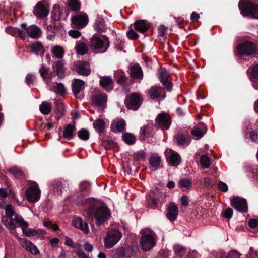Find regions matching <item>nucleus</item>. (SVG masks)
<instances>
[{"label": "nucleus", "instance_id": "nucleus-1", "mask_svg": "<svg viewBox=\"0 0 258 258\" xmlns=\"http://www.w3.org/2000/svg\"><path fill=\"white\" fill-rule=\"evenodd\" d=\"M238 7L243 16L258 19V3L249 0H240Z\"/></svg>", "mask_w": 258, "mask_h": 258}, {"label": "nucleus", "instance_id": "nucleus-2", "mask_svg": "<svg viewBox=\"0 0 258 258\" xmlns=\"http://www.w3.org/2000/svg\"><path fill=\"white\" fill-rule=\"evenodd\" d=\"M4 208L5 210V215L2 217V221L8 228L13 230L16 227L12 218L15 215V208L11 204L6 205Z\"/></svg>", "mask_w": 258, "mask_h": 258}, {"label": "nucleus", "instance_id": "nucleus-3", "mask_svg": "<svg viewBox=\"0 0 258 258\" xmlns=\"http://www.w3.org/2000/svg\"><path fill=\"white\" fill-rule=\"evenodd\" d=\"M236 49L238 55L250 56L254 54L256 50V46L252 42L246 41L239 44L237 46Z\"/></svg>", "mask_w": 258, "mask_h": 258}, {"label": "nucleus", "instance_id": "nucleus-4", "mask_svg": "<svg viewBox=\"0 0 258 258\" xmlns=\"http://www.w3.org/2000/svg\"><path fill=\"white\" fill-rule=\"evenodd\" d=\"M142 96L139 93H133L126 97L124 103L129 109L137 110L141 104Z\"/></svg>", "mask_w": 258, "mask_h": 258}, {"label": "nucleus", "instance_id": "nucleus-5", "mask_svg": "<svg viewBox=\"0 0 258 258\" xmlns=\"http://www.w3.org/2000/svg\"><path fill=\"white\" fill-rule=\"evenodd\" d=\"M121 237V233L117 230L113 229L108 231L104 239L105 247L111 248L115 245Z\"/></svg>", "mask_w": 258, "mask_h": 258}, {"label": "nucleus", "instance_id": "nucleus-6", "mask_svg": "<svg viewBox=\"0 0 258 258\" xmlns=\"http://www.w3.org/2000/svg\"><path fill=\"white\" fill-rule=\"evenodd\" d=\"M138 249V247L134 244L119 247L115 250V255L117 258H130Z\"/></svg>", "mask_w": 258, "mask_h": 258}, {"label": "nucleus", "instance_id": "nucleus-7", "mask_svg": "<svg viewBox=\"0 0 258 258\" xmlns=\"http://www.w3.org/2000/svg\"><path fill=\"white\" fill-rule=\"evenodd\" d=\"M109 217L108 209L105 207H99L96 209L94 217L96 220V224L100 226Z\"/></svg>", "mask_w": 258, "mask_h": 258}, {"label": "nucleus", "instance_id": "nucleus-8", "mask_svg": "<svg viewBox=\"0 0 258 258\" xmlns=\"http://www.w3.org/2000/svg\"><path fill=\"white\" fill-rule=\"evenodd\" d=\"M155 123L162 128L168 129L171 123V117L168 113L162 112L157 116Z\"/></svg>", "mask_w": 258, "mask_h": 258}, {"label": "nucleus", "instance_id": "nucleus-9", "mask_svg": "<svg viewBox=\"0 0 258 258\" xmlns=\"http://www.w3.org/2000/svg\"><path fill=\"white\" fill-rule=\"evenodd\" d=\"M74 70L80 75L88 76L91 73L89 64L87 62L78 61L74 64Z\"/></svg>", "mask_w": 258, "mask_h": 258}, {"label": "nucleus", "instance_id": "nucleus-10", "mask_svg": "<svg viewBox=\"0 0 258 258\" xmlns=\"http://www.w3.org/2000/svg\"><path fill=\"white\" fill-rule=\"evenodd\" d=\"M231 205L235 209L241 212L248 211L247 203L245 199L239 197H234L231 200Z\"/></svg>", "mask_w": 258, "mask_h": 258}, {"label": "nucleus", "instance_id": "nucleus-11", "mask_svg": "<svg viewBox=\"0 0 258 258\" xmlns=\"http://www.w3.org/2000/svg\"><path fill=\"white\" fill-rule=\"evenodd\" d=\"M27 199L31 202L37 201L40 197V190L37 186L28 188L25 192Z\"/></svg>", "mask_w": 258, "mask_h": 258}, {"label": "nucleus", "instance_id": "nucleus-12", "mask_svg": "<svg viewBox=\"0 0 258 258\" xmlns=\"http://www.w3.org/2000/svg\"><path fill=\"white\" fill-rule=\"evenodd\" d=\"M71 21L76 28L81 29L88 23V16L86 14L76 15L72 18Z\"/></svg>", "mask_w": 258, "mask_h": 258}, {"label": "nucleus", "instance_id": "nucleus-13", "mask_svg": "<svg viewBox=\"0 0 258 258\" xmlns=\"http://www.w3.org/2000/svg\"><path fill=\"white\" fill-rule=\"evenodd\" d=\"M140 243L143 251L150 250L155 244L153 237L149 235L142 236L140 239Z\"/></svg>", "mask_w": 258, "mask_h": 258}, {"label": "nucleus", "instance_id": "nucleus-14", "mask_svg": "<svg viewBox=\"0 0 258 258\" xmlns=\"http://www.w3.org/2000/svg\"><path fill=\"white\" fill-rule=\"evenodd\" d=\"M169 77L170 74L166 70H162L159 75L160 82L168 91H170L173 86L172 82L169 80Z\"/></svg>", "mask_w": 258, "mask_h": 258}, {"label": "nucleus", "instance_id": "nucleus-15", "mask_svg": "<svg viewBox=\"0 0 258 258\" xmlns=\"http://www.w3.org/2000/svg\"><path fill=\"white\" fill-rule=\"evenodd\" d=\"M48 9L47 8L42 2L37 3L33 10L34 14L38 18L46 17L48 15Z\"/></svg>", "mask_w": 258, "mask_h": 258}, {"label": "nucleus", "instance_id": "nucleus-16", "mask_svg": "<svg viewBox=\"0 0 258 258\" xmlns=\"http://www.w3.org/2000/svg\"><path fill=\"white\" fill-rule=\"evenodd\" d=\"M178 212V208L175 203L173 202L169 203L166 215L170 221H173L176 219Z\"/></svg>", "mask_w": 258, "mask_h": 258}, {"label": "nucleus", "instance_id": "nucleus-17", "mask_svg": "<svg viewBox=\"0 0 258 258\" xmlns=\"http://www.w3.org/2000/svg\"><path fill=\"white\" fill-rule=\"evenodd\" d=\"M149 27V23L145 20H137L133 24V28L134 30L142 33L146 32Z\"/></svg>", "mask_w": 258, "mask_h": 258}, {"label": "nucleus", "instance_id": "nucleus-18", "mask_svg": "<svg viewBox=\"0 0 258 258\" xmlns=\"http://www.w3.org/2000/svg\"><path fill=\"white\" fill-rule=\"evenodd\" d=\"M54 72L56 73L58 77L60 79L64 78L66 76V69L64 68L63 60H59L56 62L55 65L53 66Z\"/></svg>", "mask_w": 258, "mask_h": 258}, {"label": "nucleus", "instance_id": "nucleus-19", "mask_svg": "<svg viewBox=\"0 0 258 258\" xmlns=\"http://www.w3.org/2000/svg\"><path fill=\"white\" fill-rule=\"evenodd\" d=\"M206 130V126L203 123L201 122L195 126V128L192 130L191 133L197 139H199L205 134Z\"/></svg>", "mask_w": 258, "mask_h": 258}, {"label": "nucleus", "instance_id": "nucleus-20", "mask_svg": "<svg viewBox=\"0 0 258 258\" xmlns=\"http://www.w3.org/2000/svg\"><path fill=\"white\" fill-rule=\"evenodd\" d=\"M90 48L94 50L102 49L105 46L104 41L99 37L97 36L93 37L90 39Z\"/></svg>", "mask_w": 258, "mask_h": 258}, {"label": "nucleus", "instance_id": "nucleus-21", "mask_svg": "<svg viewBox=\"0 0 258 258\" xmlns=\"http://www.w3.org/2000/svg\"><path fill=\"white\" fill-rule=\"evenodd\" d=\"M73 225L77 228H79L87 234L88 232V228L87 224L84 222L81 218H76L73 220Z\"/></svg>", "mask_w": 258, "mask_h": 258}, {"label": "nucleus", "instance_id": "nucleus-22", "mask_svg": "<svg viewBox=\"0 0 258 258\" xmlns=\"http://www.w3.org/2000/svg\"><path fill=\"white\" fill-rule=\"evenodd\" d=\"M130 75L134 79H142L143 76V71L139 64L134 65L131 67Z\"/></svg>", "mask_w": 258, "mask_h": 258}, {"label": "nucleus", "instance_id": "nucleus-23", "mask_svg": "<svg viewBox=\"0 0 258 258\" xmlns=\"http://www.w3.org/2000/svg\"><path fill=\"white\" fill-rule=\"evenodd\" d=\"M85 82L79 79H75L72 84V90L74 94L77 96L81 90L82 87L84 85Z\"/></svg>", "mask_w": 258, "mask_h": 258}, {"label": "nucleus", "instance_id": "nucleus-24", "mask_svg": "<svg viewBox=\"0 0 258 258\" xmlns=\"http://www.w3.org/2000/svg\"><path fill=\"white\" fill-rule=\"evenodd\" d=\"M27 34L33 38H37L41 36V32L38 27L33 25L28 27Z\"/></svg>", "mask_w": 258, "mask_h": 258}, {"label": "nucleus", "instance_id": "nucleus-25", "mask_svg": "<svg viewBox=\"0 0 258 258\" xmlns=\"http://www.w3.org/2000/svg\"><path fill=\"white\" fill-rule=\"evenodd\" d=\"M107 100V95L103 94L96 95L92 98L93 102L97 106H102L105 105Z\"/></svg>", "mask_w": 258, "mask_h": 258}, {"label": "nucleus", "instance_id": "nucleus-26", "mask_svg": "<svg viewBox=\"0 0 258 258\" xmlns=\"http://www.w3.org/2000/svg\"><path fill=\"white\" fill-rule=\"evenodd\" d=\"M164 91V89L161 87L155 86L152 87L149 90L150 97L151 99H155L160 96Z\"/></svg>", "mask_w": 258, "mask_h": 258}, {"label": "nucleus", "instance_id": "nucleus-27", "mask_svg": "<svg viewBox=\"0 0 258 258\" xmlns=\"http://www.w3.org/2000/svg\"><path fill=\"white\" fill-rule=\"evenodd\" d=\"M5 31L7 33L11 34L12 36L18 35L23 39H25L26 36L24 32H23L21 30H18L12 27H7Z\"/></svg>", "mask_w": 258, "mask_h": 258}, {"label": "nucleus", "instance_id": "nucleus-28", "mask_svg": "<svg viewBox=\"0 0 258 258\" xmlns=\"http://www.w3.org/2000/svg\"><path fill=\"white\" fill-rule=\"evenodd\" d=\"M32 52L37 55L43 54L44 53V47L40 42L33 43L31 46Z\"/></svg>", "mask_w": 258, "mask_h": 258}, {"label": "nucleus", "instance_id": "nucleus-29", "mask_svg": "<svg viewBox=\"0 0 258 258\" xmlns=\"http://www.w3.org/2000/svg\"><path fill=\"white\" fill-rule=\"evenodd\" d=\"M75 130V126L71 124H67L64 126V131L63 135L64 138L72 139L73 137V134Z\"/></svg>", "mask_w": 258, "mask_h": 258}, {"label": "nucleus", "instance_id": "nucleus-30", "mask_svg": "<svg viewBox=\"0 0 258 258\" xmlns=\"http://www.w3.org/2000/svg\"><path fill=\"white\" fill-rule=\"evenodd\" d=\"M93 125L99 133H102L105 131V123L103 119H97L93 122Z\"/></svg>", "mask_w": 258, "mask_h": 258}, {"label": "nucleus", "instance_id": "nucleus-31", "mask_svg": "<svg viewBox=\"0 0 258 258\" xmlns=\"http://www.w3.org/2000/svg\"><path fill=\"white\" fill-rule=\"evenodd\" d=\"M161 161L160 157L157 154H152L149 159V163L151 166L156 168H157L159 166Z\"/></svg>", "mask_w": 258, "mask_h": 258}, {"label": "nucleus", "instance_id": "nucleus-32", "mask_svg": "<svg viewBox=\"0 0 258 258\" xmlns=\"http://www.w3.org/2000/svg\"><path fill=\"white\" fill-rule=\"evenodd\" d=\"M248 75L250 80L252 81L258 80V64L249 68L248 71Z\"/></svg>", "mask_w": 258, "mask_h": 258}, {"label": "nucleus", "instance_id": "nucleus-33", "mask_svg": "<svg viewBox=\"0 0 258 258\" xmlns=\"http://www.w3.org/2000/svg\"><path fill=\"white\" fill-rule=\"evenodd\" d=\"M52 52L55 57L61 59L63 57L64 50L61 46L56 45L52 48Z\"/></svg>", "mask_w": 258, "mask_h": 258}, {"label": "nucleus", "instance_id": "nucleus-34", "mask_svg": "<svg viewBox=\"0 0 258 258\" xmlns=\"http://www.w3.org/2000/svg\"><path fill=\"white\" fill-rule=\"evenodd\" d=\"M7 188H1V203H5L4 199L9 195H14L13 191L11 189V185L6 182Z\"/></svg>", "mask_w": 258, "mask_h": 258}, {"label": "nucleus", "instance_id": "nucleus-35", "mask_svg": "<svg viewBox=\"0 0 258 258\" xmlns=\"http://www.w3.org/2000/svg\"><path fill=\"white\" fill-rule=\"evenodd\" d=\"M14 219L16 223L22 228L23 232L24 233L28 226V223L24 221L22 217L19 216L18 215H15Z\"/></svg>", "mask_w": 258, "mask_h": 258}, {"label": "nucleus", "instance_id": "nucleus-36", "mask_svg": "<svg viewBox=\"0 0 258 258\" xmlns=\"http://www.w3.org/2000/svg\"><path fill=\"white\" fill-rule=\"evenodd\" d=\"M56 108H55V113L57 114L56 118L59 119L60 117L64 115V104L59 102H56Z\"/></svg>", "mask_w": 258, "mask_h": 258}, {"label": "nucleus", "instance_id": "nucleus-37", "mask_svg": "<svg viewBox=\"0 0 258 258\" xmlns=\"http://www.w3.org/2000/svg\"><path fill=\"white\" fill-rule=\"evenodd\" d=\"M39 108L43 114L47 115L51 112L52 106L50 103L43 102L40 105Z\"/></svg>", "mask_w": 258, "mask_h": 258}, {"label": "nucleus", "instance_id": "nucleus-38", "mask_svg": "<svg viewBox=\"0 0 258 258\" xmlns=\"http://www.w3.org/2000/svg\"><path fill=\"white\" fill-rule=\"evenodd\" d=\"M68 6L71 11H77L81 8V3L79 0H68Z\"/></svg>", "mask_w": 258, "mask_h": 258}, {"label": "nucleus", "instance_id": "nucleus-39", "mask_svg": "<svg viewBox=\"0 0 258 258\" xmlns=\"http://www.w3.org/2000/svg\"><path fill=\"white\" fill-rule=\"evenodd\" d=\"M61 16V12L60 10V7L57 4L53 6V10L52 12L51 17L53 21L59 20Z\"/></svg>", "mask_w": 258, "mask_h": 258}, {"label": "nucleus", "instance_id": "nucleus-40", "mask_svg": "<svg viewBox=\"0 0 258 258\" xmlns=\"http://www.w3.org/2000/svg\"><path fill=\"white\" fill-rule=\"evenodd\" d=\"M9 172L13 174L16 178H24V175L23 171L17 168V167H13L9 169Z\"/></svg>", "mask_w": 258, "mask_h": 258}, {"label": "nucleus", "instance_id": "nucleus-41", "mask_svg": "<svg viewBox=\"0 0 258 258\" xmlns=\"http://www.w3.org/2000/svg\"><path fill=\"white\" fill-rule=\"evenodd\" d=\"M125 126V122L124 119L121 118L118 120L116 123L115 127L116 130L113 128L112 126H111V131L114 132H121L124 131Z\"/></svg>", "mask_w": 258, "mask_h": 258}, {"label": "nucleus", "instance_id": "nucleus-42", "mask_svg": "<svg viewBox=\"0 0 258 258\" xmlns=\"http://www.w3.org/2000/svg\"><path fill=\"white\" fill-rule=\"evenodd\" d=\"M76 50L78 54L84 55L87 52L88 48L84 42H80L76 46Z\"/></svg>", "mask_w": 258, "mask_h": 258}, {"label": "nucleus", "instance_id": "nucleus-43", "mask_svg": "<svg viewBox=\"0 0 258 258\" xmlns=\"http://www.w3.org/2000/svg\"><path fill=\"white\" fill-rule=\"evenodd\" d=\"M63 186L62 183L59 181H54L52 184V190L56 192L58 195H60L62 192Z\"/></svg>", "mask_w": 258, "mask_h": 258}, {"label": "nucleus", "instance_id": "nucleus-44", "mask_svg": "<svg viewBox=\"0 0 258 258\" xmlns=\"http://www.w3.org/2000/svg\"><path fill=\"white\" fill-rule=\"evenodd\" d=\"M122 138L124 141L129 145L133 144L136 141L135 137L132 134L129 133H125Z\"/></svg>", "mask_w": 258, "mask_h": 258}, {"label": "nucleus", "instance_id": "nucleus-45", "mask_svg": "<svg viewBox=\"0 0 258 258\" xmlns=\"http://www.w3.org/2000/svg\"><path fill=\"white\" fill-rule=\"evenodd\" d=\"M169 163L171 165H177L180 163V156L177 153L172 154L169 158Z\"/></svg>", "mask_w": 258, "mask_h": 258}, {"label": "nucleus", "instance_id": "nucleus-46", "mask_svg": "<svg viewBox=\"0 0 258 258\" xmlns=\"http://www.w3.org/2000/svg\"><path fill=\"white\" fill-rule=\"evenodd\" d=\"M100 84L103 87L112 86L113 81L110 77H104L101 79L100 81Z\"/></svg>", "mask_w": 258, "mask_h": 258}, {"label": "nucleus", "instance_id": "nucleus-47", "mask_svg": "<svg viewBox=\"0 0 258 258\" xmlns=\"http://www.w3.org/2000/svg\"><path fill=\"white\" fill-rule=\"evenodd\" d=\"M54 91L62 96L66 93V89L63 84L61 83H56V85L53 87Z\"/></svg>", "mask_w": 258, "mask_h": 258}, {"label": "nucleus", "instance_id": "nucleus-48", "mask_svg": "<svg viewBox=\"0 0 258 258\" xmlns=\"http://www.w3.org/2000/svg\"><path fill=\"white\" fill-rule=\"evenodd\" d=\"M26 249L29 250L32 254L37 255L39 253V251L37 247L32 243L28 242L26 243Z\"/></svg>", "mask_w": 258, "mask_h": 258}, {"label": "nucleus", "instance_id": "nucleus-49", "mask_svg": "<svg viewBox=\"0 0 258 258\" xmlns=\"http://www.w3.org/2000/svg\"><path fill=\"white\" fill-rule=\"evenodd\" d=\"M200 164L203 168H207L210 165L209 158L207 155H202L200 159Z\"/></svg>", "mask_w": 258, "mask_h": 258}, {"label": "nucleus", "instance_id": "nucleus-50", "mask_svg": "<svg viewBox=\"0 0 258 258\" xmlns=\"http://www.w3.org/2000/svg\"><path fill=\"white\" fill-rule=\"evenodd\" d=\"M89 133L86 129L82 128L78 132V136L83 140H87L89 138Z\"/></svg>", "mask_w": 258, "mask_h": 258}, {"label": "nucleus", "instance_id": "nucleus-51", "mask_svg": "<svg viewBox=\"0 0 258 258\" xmlns=\"http://www.w3.org/2000/svg\"><path fill=\"white\" fill-rule=\"evenodd\" d=\"M128 38L131 40H136L139 37V35L135 31L132 27V25L130 26V29L126 33Z\"/></svg>", "mask_w": 258, "mask_h": 258}, {"label": "nucleus", "instance_id": "nucleus-52", "mask_svg": "<svg viewBox=\"0 0 258 258\" xmlns=\"http://www.w3.org/2000/svg\"><path fill=\"white\" fill-rule=\"evenodd\" d=\"M39 72L41 77L44 78H51V76L49 74V69L46 68L44 65L42 66L39 70Z\"/></svg>", "mask_w": 258, "mask_h": 258}, {"label": "nucleus", "instance_id": "nucleus-53", "mask_svg": "<svg viewBox=\"0 0 258 258\" xmlns=\"http://www.w3.org/2000/svg\"><path fill=\"white\" fill-rule=\"evenodd\" d=\"M96 30L98 32L104 31L105 28L104 26V21L103 20L97 21L95 23Z\"/></svg>", "mask_w": 258, "mask_h": 258}, {"label": "nucleus", "instance_id": "nucleus-54", "mask_svg": "<svg viewBox=\"0 0 258 258\" xmlns=\"http://www.w3.org/2000/svg\"><path fill=\"white\" fill-rule=\"evenodd\" d=\"M175 139L179 145L184 144L186 141L187 139L181 134H178L175 136Z\"/></svg>", "mask_w": 258, "mask_h": 258}, {"label": "nucleus", "instance_id": "nucleus-55", "mask_svg": "<svg viewBox=\"0 0 258 258\" xmlns=\"http://www.w3.org/2000/svg\"><path fill=\"white\" fill-rule=\"evenodd\" d=\"M135 160L137 161H139L140 160H143L145 159L146 157V153L143 151H141L138 152H137L134 154Z\"/></svg>", "mask_w": 258, "mask_h": 258}, {"label": "nucleus", "instance_id": "nucleus-56", "mask_svg": "<svg viewBox=\"0 0 258 258\" xmlns=\"http://www.w3.org/2000/svg\"><path fill=\"white\" fill-rule=\"evenodd\" d=\"M191 185V182L189 180L187 179H182L179 181V186L180 187H186L188 188Z\"/></svg>", "mask_w": 258, "mask_h": 258}, {"label": "nucleus", "instance_id": "nucleus-57", "mask_svg": "<svg viewBox=\"0 0 258 258\" xmlns=\"http://www.w3.org/2000/svg\"><path fill=\"white\" fill-rule=\"evenodd\" d=\"M90 184L87 181H84L80 183V190L82 192L88 191L90 189Z\"/></svg>", "mask_w": 258, "mask_h": 258}, {"label": "nucleus", "instance_id": "nucleus-58", "mask_svg": "<svg viewBox=\"0 0 258 258\" xmlns=\"http://www.w3.org/2000/svg\"><path fill=\"white\" fill-rule=\"evenodd\" d=\"M249 138L254 142H258V134L256 131L253 130L249 133Z\"/></svg>", "mask_w": 258, "mask_h": 258}, {"label": "nucleus", "instance_id": "nucleus-59", "mask_svg": "<svg viewBox=\"0 0 258 258\" xmlns=\"http://www.w3.org/2000/svg\"><path fill=\"white\" fill-rule=\"evenodd\" d=\"M26 235L28 237H31L35 236L36 235H38L37 230H35L34 229H26V230L25 231Z\"/></svg>", "mask_w": 258, "mask_h": 258}, {"label": "nucleus", "instance_id": "nucleus-60", "mask_svg": "<svg viewBox=\"0 0 258 258\" xmlns=\"http://www.w3.org/2000/svg\"><path fill=\"white\" fill-rule=\"evenodd\" d=\"M233 215V210L231 208H227L223 213V216L225 218L230 219Z\"/></svg>", "mask_w": 258, "mask_h": 258}, {"label": "nucleus", "instance_id": "nucleus-61", "mask_svg": "<svg viewBox=\"0 0 258 258\" xmlns=\"http://www.w3.org/2000/svg\"><path fill=\"white\" fill-rule=\"evenodd\" d=\"M167 29L168 28L164 25H160L158 28L159 35L161 37L165 36L166 33Z\"/></svg>", "mask_w": 258, "mask_h": 258}, {"label": "nucleus", "instance_id": "nucleus-62", "mask_svg": "<svg viewBox=\"0 0 258 258\" xmlns=\"http://www.w3.org/2000/svg\"><path fill=\"white\" fill-rule=\"evenodd\" d=\"M218 186L219 190L222 192H226L228 191V186L226 183L222 181H219L218 183Z\"/></svg>", "mask_w": 258, "mask_h": 258}, {"label": "nucleus", "instance_id": "nucleus-63", "mask_svg": "<svg viewBox=\"0 0 258 258\" xmlns=\"http://www.w3.org/2000/svg\"><path fill=\"white\" fill-rule=\"evenodd\" d=\"M69 34L73 38H77L81 36V32L76 30H71L69 31Z\"/></svg>", "mask_w": 258, "mask_h": 258}, {"label": "nucleus", "instance_id": "nucleus-64", "mask_svg": "<svg viewBox=\"0 0 258 258\" xmlns=\"http://www.w3.org/2000/svg\"><path fill=\"white\" fill-rule=\"evenodd\" d=\"M148 206L155 208L158 206V200L156 199H151L148 200Z\"/></svg>", "mask_w": 258, "mask_h": 258}]
</instances>
